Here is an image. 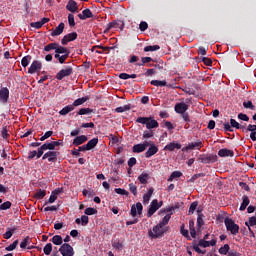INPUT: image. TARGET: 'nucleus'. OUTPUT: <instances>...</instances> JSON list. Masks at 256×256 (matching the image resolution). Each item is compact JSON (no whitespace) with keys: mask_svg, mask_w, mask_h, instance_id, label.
Masks as SVG:
<instances>
[{"mask_svg":"<svg viewBox=\"0 0 256 256\" xmlns=\"http://www.w3.org/2000/svg\"><path fill=\"white\" fill-rule=\"evenodd\" d=\"M136 123H141V125H146V128L149 130L157 129V127H159V122L153 119V117H138L136 119Z\"/></svg>","mask_w":256,"mask_h":256,"instance_id":"obj_1","label":"nucleus"},{"mask_svg":"<svg viewBox=\"0 0 256 256\" xmlns=\"http://www.w3.org/2000/svg\"><path fill=\"white\" fill-rule=\"evenodd\" d=\"M163 235H165V228L160 226V224L154 226L152 230H148V236L150 239H160Z\"/></svg>","mask_w":256,"mask_h":256,"instance_id":"obj_2","label":"nucleus"},{"mask_svg":"<svg viewBox=\"0 0 256 256\" xmlns=\"http://www.w3.org/2000/svg\"><path fill=\"white\" fill-rule=\"evenodd\" d=\"M224 225L227 231H230L231 235H237V233H239V225L235 223V220L231 218H225Z\"/></svg>","mask_w":256,"mask_h":256,"instance_id":"obj_3","label":"nucleus"},{"mask_svg":"<svg viewBox=\"0 0 256 256\" xmlns=\"http://www.w3.org/2000/svg\"><path fill=\"white\" fill-rule=\"evenodd\" d=\"M161 207H163V201L159 202L157 199L152 200L147 212V217H153V215H155V213H157Z\"/></svg>","mask_w":256,"mask_h":256,"instance_id":"obj_4","label":"nucleus"},{"mask_svg":"<svg viewBox=\"0 0 256 256\" xmlns=\"http://www.w3.org/2000/svg\"><path fill=\"white\" fill-rule=\"evenodd\" d=\"M59 252L61 253L62 256H74L75 255V251L67 243H64L61 245V247L59 248Z\"/></svg>","mask_w":256,"mask_h":256,"instance_id":"obj_5","label":"nucleus"},{"mask_svg":"<svg viewBox=\"0 0 256 256\" xmlns=\"http://www.w3.org/2000/svg\"><path fill=\"white\" fill-rule=\"evenodd\" d=\"M143 213V204L141 202H137L131 206L130 215L132 217H137V215H141Z\"/></svg>","mask_w":256,"mask_h":256,"instance_id":"obj_6","label":"nucleus"},{"mask_svg":"<svg viewBox=\"0 0 256 256\" xmlns=\"http://www.w3.org/2000/svg\"><path fill=\"white\" fill-rule=\"evenodd\" d=\"M69 75H73V68L71 67L60 70L56 75V79H58V81H62V79H65V77H69Z\"/></svg>","mask_w":256,"mask_h":256,"instance_id":"obj_7","label":"nucleus"},{"mask_svg":"<svg viewBox=\"0 0 256 256\" xmlns=\"http://www.w3.org/2000/svg\"><path fill=\"white\" fill-rule=\"evenodd\" d=\"M42 67L43 65L41 64V61L34 60L28 69V73L30 75H34V73H37V71H41Z\"/></svg>","mask_w":256,"mask_h":256,"instance_id":"obj_8","label":"nucleus"},{"mask_svg":"<svg viewBox=\"0 0 256 256\" xmlns=\"http://www.w3.org/2000/svg\"><path fill=\"white\" fill-rule=\"evenodd\" d=\"M59 156V152L57 151H48L46 152L42 159L45 160V159H48L49 163H55L57 162V157Z\"/></svg>","mask_w":256,"mask_h":256,"instance_id":"obj_9","label":"nucleus"},{"mask_svg":"<svg viewBox=\"0 0 256 256\" xmlns=\"http://www.w3.org/2000/svg\"><path fill=\"white\" fill-rule=\"evenodd\" d=\"M200 163H215L217 161V155L208 154V155H202L199 157Z\"/></svg>","mask_w":256,"mask_h":256,"instance_id":"obj_10","label":"nucleus"},{"mask_svg":"<svg viewBox=\"0 0 256 256\" xmlns=\"http://www.w3.org/2000/svg\"><path fill=\"white\" fill-rule=\"evenodd\" d=\"M203 147V142L201 140H197L196 142L189 143L186 147L182 148V151H191L193 149H201Z\"/></svg>","mask_w":256,"mask_h":256,"instance_id":"obj_11","label":"nucleus"},{"mask_svg":"<svg viewBox=\"0 0 256 256\" xmlns=\"http://www.w3.org/2000/svg\"><path fill=\"white\" fill-rule=\"evenodd\" d=\"M75 39H77V32H71L61 39V43L62 45H67V43H71V41H75Z\"/></svg>","mask_w":256,"mask_h":256,"instance_id":"obj_12","label":"nucleus"},{"mask_svg":"<svg viewBox=\"0 0 256 256\" xmlns=\"http://www.w3.org/2000/svg\"><path fill=\"white\" fill-rule=\"evenodd\" d=\"M150 85H154V87H170L171 89H175V86L173 84H167V81L165 80H152L150 82Z\"/></svg>","mask_w":256,"mask_h":256,"instance_id":"obj_13","label":"nucleus"},{"mask_svg":"<svg viewBox=\"0 0 256 256\" xmlns=\"http://www.w3.org/2000/svg\"><path fill=\"white\" fill-rule=\"evenodd\" d=\"M187 109H189V105H187L185 102L177 103L174 107V111H176L180 115L186 113Z\"/></svg>","mask_w":256,"mask_h":256,"instance_id":"obj_14","label":"nucleus"},{"mask_svg":"<svg viewBox=\"0 0 256 256\" xmlns=\"http://www.w3.org/2000/svg\"><path fill=\"white\" fill-rule=\"evenodd\" d=\"M158 152L159 148L154 143H152L148 150L145 152V157L146 159H150V157H153V155H156Z\"/></svg>","mask_w":256,"mask_h":256,"instance_id":"obj_15","label":"nucleus"},{"mask_svg":"<svg viewBox=\"0 0 256 256\" xmlns=\"http://www.w3.org/2000/svg\"><path fill=\"white\" fill-rule=\"evenodd\" d=\"M198 245H199L200 247H204V248H207V247H215V245H217V239L212 238L210 241H207V240H199Z\"/></svg>","mask_w":256,"mask_h":256,"instance_id":"obj_16","label":"nucleus"},{"mask_svg":"<svg viewBox=\"0 0 256 256\" xmlns=\"http://www.w3.org/2000/svg\"><path fill=\"white\" fill-rule=\"evenodd\" d=\"M0 101L1 103H7L9 101V88L3 87L0 89Z\"/></svg>","mask_w":256,"mask_h":256,"instance_id":"obj_17","label":"nucleus"},{"mask_svg":"<svg viewBox=\"0 0 256 256\" xmlns=\"http://www.w3.org/2000/svg\"><path fill=\"white\" fill-rule=\"evenodd\" d=\"M67 11H70V13H77L79 11V6L75 2V0H69L66 5Z\"/></svg>","mask_w":256,"mask_h":256,"instance_id":"obj_18","label":"nucleus"},{"mask_svg":"<svg viewBox=\"0 0 256 256\" xmlns=\"http://www.w3.org/2000/svg\"><path fill=\"white\" fill-rule=\"evenodd\" d=\"M65 31V23L61 22L52 32L51 37H59Z\"/></svg>","mask_w":256,"mask_h":256,"instance_id":"obj_19","label":"nucleus"},{"mask_svg":"<svg viewBox=\"0 0 256 256\" xmlns=\"http://www.w3.org/2000/svg\"><path fill=\"white\" fill-rule=\"evenodd\" d=\"M219 157H234L235 152L233 150H229L227 148H222L218 151Z\"/></svg>","mask_w":256,"mask_h":256,"instance_id":"obj_20","label":"nucleus"},{"mask_svg":"<svg viewBox=\"0 0 256 256\" xmlns=\"http://www.w3.org/2000/svg\"><path fill=\"white\" fill-rule=\"evenodd\" d=\"M78 17L81 19V21H85V19H91V17H93V12L87 8L82 11V14H78Z\"/></svg>","mask_w":256,"mask_h":256,"instance_id":"obj_21","label":"nucleus"},{"mask_svg":"<svg viewBox=\"0 0 256 256\" xmlns=\"http://www.w3.org/2000/svg\"><path fill=\"white\" fill-rule=\"evenodd\" d=\"M75 223L77 225H82V227H86V225L89 224V216L87 215H82L81 218H77L75 220Z\"/></svg>","mask_w":256,"mask_h":256,"instance_id":"obj_22","label":"nucleus"},{"mask_svg":"<svg viewBox=\"0 0 256 256\" xmlns=\"http://www.w3.org/2000/svg\"><path fill=\"white\" fill-rule=\"evenodd\" d=\"M154 191H155V189H153V187H150L148 189V192L143 195V203H144V205H147V203H149V201H151V197H153V192Z\"/></svg>","mask_w":256,"mask_h":256,"instance_id":"obj_23","label":"nucleus"},{"mask_svg":"<svg viewBox=\"0 0 256 256\" xmlns=\"http://www.w3.org/2000/svg\"><path fill=\"white\" fill-rule=\"evenodd\" d=\"M175 149H181V144L171 142L164 147V151H175Z\"/></svg>","mask_w":256,"mask_h":256,"instance_id":"obj_24","label":"nucleus"},{"mask_svg":"<svg viewBox=\"0 0 256 256\" xmlns=\"http://www.w3.org/2000/svg\"><path fill=\"white\" fill-rule=\"evenodd\" d=\"M86 141H87V136L80 135L74 138L73 145H76V146L83 145V143H85Z\"/></svg>","mask_w":256,"mask_h":256,"instance_id":"obj_25","label":"nucleus"},{"mask_svg":"<svg viewBox=\"0 0 256 256\" xmlns=\"http://www.w3.org/2000/svg\"><path fill=\"white\" fill-rule=\"evenodd\" d=\"M61 193V189L57 188L54 191H52L49 199H48V203H55V201H57V195H59Z\"/></svg>","mask_w":256,"mask_h":256,"instance_id":"obj_26","label":"nucleus"},{"mask_svg":"<svg viewBox=\"0 0 256 256\" xmlns=\"http://www.w3.org/2000/svg\"><path fill=\"white\" fill-rule=\"evenodd\" d=\"M138 181L142 185H147V183L149 181V174L147 172H142L141 175L138 176Z\"/></svg>","mask_w":256,"mask_h":256,"instance_id":"obj_27","label":"nucleus"},{"mask_svg":"<svg viewBox=\"0 0 256 256\" xmlns=\"http://www.w3.org/2000/svg\"><path fill=\"white\" fill-rule=\"evenodd\" d=\"M71 111H75V107L71 105L65 106L62 110L59 111V114L62 116L68 115V113H71Z\"/></svg>","mask_w":256,"mask_h":256,"instance_id":"obj_28","label":"nucleus"},{"mask_svg":"<svg viewBox=\"0 0 256 256\" xmlns=\"http://www.w3.org/2000/svg\"><path fill=\"white\" fill-rule=\"evenodd\" d=\"M87 101H89L88 96L82 97V98H78V99H76V100L73 102L72 106H73V107H79V105H83V103H87Z\"/></svg>","mask_w":256,"mask_h":256,"instance_id":"obj_29","label":"nucleus"},{"mask_svg":"<svg viewBox=\"0 0 256 256\" xmlns=\"http://www.w3.org/2000/svg\"><path fill=\"white\" fill-rule=\"evenodd\" d=\"M97 143H99V138H93L90 141L87 142V148L89 151H91V149H95V147H97Z\"/></svg>","mask_w":256,"mask_h":256,"instance_id":"obj_30","label":"nucleus"},{"mask_svg":"<svg viewBox=\"0 0 256 256\" xmlns=\"http://www.w3.org/2000/svg\"><path fill=\"white\" fill-rule=\"evenodd\" d=\"M55 53H58L60 55L61 54L69 55L71 52L67 48L58 44L57 47H56V52Z\"/></svg>","mask_w":256,"mask_h":256,"instance_id":"obj_31","label":"nucleus"},{"mask_svg":"<svg viewBox=\"0 0 256 256\" xmlns=\"http://www.w3.org/2000/svg\"><path fill=\"white\" fill-rule=\"evenodd\" d=\"M125 111H131V104H126L115 109L116 113H125Z\"/></svg>","mask_w":256,"mask_h":256,"instance_id":"obj_32","label":"nucleus"},{"mask_svg":"<svg viewBox=\"0 0 256 256\" xmlns=\"http://www.w3.org/2000/svg\"><path fill=\"white\" fill-rule=\"evenodd\" d=\"M28 245H31V237L26 236L20 243V248L27 249Z\"/></svg>","mask_w":256,"mask_h":256,"instance_id":"obj_33","label":"nucleus"},{"mask_svg":"<svg viewBox=\"0 0 256 256\" xmlns=\"http://www.w3.org/2000/svg\"><path fill=\"white\" fill-rule=\"evenodd\" d=\"M51 242L54 245H63V237L61 235H55L52 237Z\"/></svg>","mask_w":256,"mask_h":256,"instance_id":"obj_34","label":"nucleus"},{"mask_svg":"<svg viewBox=\"0 0 256 256\" xmlns=\"http://www.w3.org/2000/svg\"><path fill=\"white\" fill-rule=\"evenodd\" d=\"M197 207H199V202H192L189 207L188 215H193V213H195V211L197 210Z\"/></svg>","mask_w":256,"mask_h":256,"instance_id":"obj_35","label":"nucleus"},{"mask_svg":"<svg viewBox=\"0 0 256 256\" xmlns=\"http://www.w3.org/2000/svg\"><path fill=\"white\" fill-rule=\"evenodd\" d=\"M133 153H143L145 151V146L143 144H136L132 148Z\"/></svg>","mask_w":256,"mask_h":256,"instance_id":"obj_36","label":"nucleus"},{"mask_svg":"<svg viewBox=\"0 0 256 256\" xmlns=\"http://www.w3.org/2000/svg\"><path fill=\"white\" fill-rule=\"evenodd\" d=\"M249 203H250L249 197L244 196L240 206V211H245V209H247V207L249 206Z\"/></svg>","mask_w":256,"mask_h":256,"instance_id":"obj_37","label":"nucleus"},{"mask_svg":"<svg viewBox=\"0 0 256 256\" xmlns=\"http://www.w3.org/2000/svg\"><path fill=\"white\" fill-rule=\"evenodd\" d=\"M59 43H50V44H48V45H46L45 47H44V51H47V52H49V51H57V45H58Z\"/></svg>","mask_w":256,"mask_h":256,"instance_id":"obj_38","label":"nucleus"},{"mask_svg":"<svg viewBox=\"0 0 256 256\" xmlns=\"http://www.w3.org/2000/svg\"><path fill=\"white\" fill-rule=\"evenodd\" d=\"M91 113H93V109L91 108H81L77 115H91Z\"/></svg>","mask_w":256,"mask_h":256,"instance_id":"obj_39","label":"nucleus"},{"mask_svg":"<svg viewBox=\"0 0 256 256\" xmlns=\"http://www.w3.org/2000/svg\"><path fill=\"white\" fill-rule=\"evenodd\" d=\"M170 220H171V214H166L163 217L162 221L158 223V225H160L161 227H164V225H167V223H169Z\"/></svg>","mask_w":256,"mask_h":256,"instance_id":"obj_40","label":"nucleus"},{"mask_svg":"<svg viewBox=\"0 0 256 256\" xmlns=\"http://www.w3.org/2000/svg\"><path fill=\"white\" fill-rule=\"evenodd\" d=\"M42 149H44L45 151H53L55 150V145L53 144V142H47L42 145Z\"/></svg>","mask_w":256,"mask_h":256,"instance_id":"obj_41","label":"nucleus"},{"mask_svg":"<svg viewBox=\"0 0 256 256\" xmlns=\"http://www.w3.org/2000/svg\"><path fill=\"white\" fill-rule=\"evenodd\" d=\"M229 249H231L229 244H225L224 246L220 247L218 251L220 255H227L229 253Z\"/></svg>","mask_w":256,"mask_h":256,"instance_id":"obj_42","label":"nucleus"},{"mask_svg":"<svg viewBox=\"0 0 256 256\" xmlns=\"http://www.w3.org/2000/svg\"><path fill=\"white\" fill-rule=\"evenodd\" d=\"M198 217H197V227L201 228L203 227L204 221H203V214H201L200 210H197Z\"/></svg>","mask_w":256,"mask_h":256,"instance_id":"obj_43","label":"nucleus"},{"mask_svg":"<svg viewBox=\"0 0 256 256\" xmlns=\"http://www.w3.org/2000/svg\"><path fill=\"white\" fill-rule=\"evenodd\" d=\"M29 63H31V56L30 55L24 56L21 60L22 67H27Z\"/></svg>","mask_w":256,"mask_h":256,"instance_id":"obj_44","label":"nucleus"},{"mask_svg":"<svg viewBox=\"0 0 256 256\" xmlns=\"http://www.w3.org/2000/svg\"><path fill=\"white\" fill-rule=\"evenodd\" d=\"M51 251H53V245L51 243L46 244L43 248L44 254L51 255Z\"/></svg>","mask_w":256,"mask_h":256,"instance_id":"obj_45","label":"nucleus"},{"mask_svg":"<svg viewBox=\"0 0 256 256\" xmlns=\"http://www.w3.org/2000/svg\"><path fill=\"white\" fill-rule=\"evenodd\" d=\"M182 175H183V173H181L180 171H174L168 178V181H173L174 179H179V177H181Z\"/></svg>","mask_w":256,"mask_h":256,"instance_id":"obj_46","label":"nucleus"},{"mask_svg":"<svg viewBox=\"0 0 256 256\" xmlns=\"http://www.w3.org/2000/svg\"><path fill=\"white\" fill-rule=\"evenodd\" d=\"M18 245H19V240H15L12 244H10L5 248V251H15Z\"/></svg>","mask_w":256,"mask_h":256,"instance_id":"obj_47","label":"nucleus"},{"mask_svg":"<svg viewBox=\"0 0 256 256\" xmlns=\"http://www.w3.org/2000/svg\"><path fill=\"white\" fill-rule=\"evenodd\" d=\"M161 47L159 45H153V46H146L144 47L145 53H149V51H159Z\"/></svg>","mask_w":256,"mask_h":256,"instance_id":"obj_48","label":"nucleus"},{"mask_svg":"<svg viewBox=\"0 0 256 256\" xmlns=\"http://www.w3.org/2000/svg\"><path fill=\"white\" fill-rule=\"evenodd\" d=\"M180 233L181 235H183V237H186V239H189V230L185 229V224L181 225Z\"/></svg>","mask_w":256,"mask_h":256,"instance_id":"obj_49","label":"nucleus"},{"mask_svg":"<svg viewBox=\"0 0 256 256\" xmlns=\"http://www.w3.org/2000/svg\"><path fill=\"white\" fill-rule=\"evenodd\" d=\"M7 209H11L10 201H6L0 205V211H7Z\"/></svg>","mask_w":256,"mask_h":256,"instance_id":"obj_50","label":"nucleus"},{"mask_svg":"<svg viewBox=\"0 0 256 256\" xmlns=\"http://www.w3.org/2000/svg\"><path fill=\"white\" fill-rule=\"evenodd\" d=\"M243 107L245 109H250L251 111H255V105H253V102L251 101L243 102Z\"/></svg>","mask_w":256,"mask_h":256,"instance_id":"obj_51","label":"nucleus"},{"mask_svg":"<svg viewBox=\"0 0 256 256\" xmlns=\"http://www.w3.org/2000/svg\"><path fill=\"white\" fill-rule=\"evenodd\" d=\"M85 215H97V209L95 208H86L85 211H84Z\"/></svg>","mask_w":256,"mask_h":256,"instance_id":"obj_52","label":"nucleus"},{"mask_svg":"<svg viewBox=\"0 0 256 256\" xmlns=\"http://www.w3.org/2000/svg\"><path fill=\"white\" fill-rule=\"evenodd\" d=\"M115 193H117V195H125L127 197V195H129V192L123 188H115Z\"/></svg>","mask_w":256,"mask_h":256,"instance_id":"obj_53","label":"nucleus"},{"mask_svg":"<svg viewBox=\"0 0 256 256\" xmlns=\"http://www.w3.org/2000/svg\"><path fill=\"white\" fill-rule=\"evenodd\" d=\"M153 61V58L151 57H142V63L137 64L138 67H143L145 63H151Z\"/></svg>","mask_w":256,"mask_h":256,"instance_id":"obj_54","label":"nucleus"},{"mask_svg":"<svg viewBox=\"0 0 256 256\" xmlns=\"http://www.w3.org/2000/svg\"><path fill=\"white\" fill-rule=\"evenodd\" d=\"M30 27H33L34 29H41L43 27V22L42 21L32 22L30 23Z\"/></svg>","mask_w":256,"mask_h":256,"instance_id":"obj_55","label":"nucleus"},{"mask_svg":"<svg viewBox=\"0 0 256 256\" xmlns=\"http://www.w3.org/2000/svg\"><path fill=\"white\" fill-rule=\"evenodd\" d=\"M68 23L70 27H75V16L73 14H68Z\"/></svg>","mask_w":256,"mask_h":256,"instance_id":"obj_56","label":"nucleus"},{"mask_svg":"<svg viewBox=\"0 0 256 256\" xmlns=\"http://www.w3.org/2000/svg\"><path fill=\"white\" fill-rule=\"evenodd\" d=\"M153 137V131L146 130L143 132V139H151Z\"/></svg>","mask_w":256,"mask_h":256,"instance_id":"obj_57","label":"nucleus"},{"mask_svg":"<svg viewBox=\"0 0 256 256\" xmlns=\"http://www.w3.org/2000/svg\"><path fill=\"white\" fill-rule=\"evenodd\" d=\"M112 247H114V249H118V251H121L123 249V243H121L120 241H115L112 244Z\"/></svg>","mask_w":256,"mask_h":256,"instance_id":"obj_58","label":"nucleus"},{"mask_svg":"<svg viewBox=\"0 0 256 256\" xmlns=\"http://www.w3.org/2000/svg\"><path fill=\"white\" fill-rule=\"evenodd\" d=\"M247 227H249V225L251 227L256 225V216H252L249 218V222H246Z\"/></svg>","mask_w":256,"mask_h":256,"instance_id":"obj_59","label":"nucleus"},{"mask_svg":"<svg viewBox=\"0 0 256 256\" xmlns=\"http://www.w3.org/2000/svg\"><path fill=\"white\" fill-rule=\"evenodd\" d=\"M230 125H231V127H234V129H239V128H241V125H240L239 122H237V120H235V119H230Z\"/></svg>","mask_w":256,"mask_h":256,"instance_id":"obj_60","label":"nucleus"},{"mask_svg":"<svg viewBox=\"0 0 256 256\" xmlns=\"http://www.w3.org/2000/svg\"><path fill=\"white\" fill-rule=\"evenodd\" d=\"M1 135L3 139H7V137H9V130H7V126L2 128Z\"/></svg>","mask_w":256,"mask_h":256,"instance_id":"obj_61","label":"nucleus"},{"mask_svg":"<svg viewBox=\"0 0 256 256\" xmlns=\"http://www.w3.org/2000/svg\"><path fill=\"white\" fill-rule=\"evenodd\" d=\"M14 232H15V229L6 231L5 234L3 235L4 239H11V237H13Z\"/></svg>","mask_w":256,"mask_h":256,"instance_id":"obj_62","label":"nucleus"},{"mask_svg":"<svg viewBox=\"0 0 256 256\" xmlns=\"http://www.w3.org/2000/svg\"><path fill=\"white\" fill-rule=\"evenodd\" d=\"M53 135V131H47L41 138L40 141H45L46 139H49Z\"/></svg>","mask_w":256,"mask_h":256,"instance_id":"obj_63","label":"nucleus"},{"mask_svg":"<svg viewBox=\"0 0 256 256\" xmlns=\"http://www.w3.org/2000/svg\"><path fill=\"white\" fill-rule=\"evenodd\" d=\"M129 189L133 195H137V186L135 184H129Z\"/></svg>","mask_w":256,"mask_h":256,"instance_id":"obj_64","label":"nucleus"}]
</instances>
